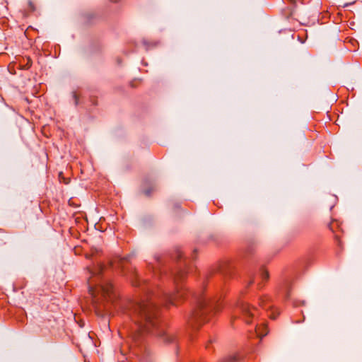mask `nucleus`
I'll list each match as a JSON object with an SVG mask.
<instances>
[{
	"label": "nucleus",
	"instance_id": "f257e3e1",
	"mask_svg": "<svg viewBox=\"0 0 362 362\" xmlns=\"http://www.w3.org/2000/svg\"><path fill=\"white\" fill-rule=\"evenodd\" d=\"M144 315L146 318V323L150 322L151 318L153 317L152 308L150 307H146V313H144Z\"/></svg>",
	"mask_w": 362,
	"mask_h": 362
},
{
	"label": "nucleus",
	"instance_id": "f03ea898",
	"mask_svg": "<svg viewBox=\"0 0 362 362\" xmlns=\"http://www.w3.org/2000/svg\"><path fill=\"white\" fill-rule=\"evenodd\" d=\"M254 310V308H250L248 305H245L243 308V312L245 315H248L249 316L253 315L252 311Z\"/></svg>",
	"mask_w": 362,
	"mask_h": 362
},
{
	"label": "nucleus",
	"instance_id": "7ed1b4c3",
	"mask_svg": "<svg viewBox=\"0 0 362 362\" xmlns=\"http://www.w3.org/2000/svg\"><path fill=\"white\" fill-rule=\"evenodd\" d=\"M264 276H265V278H268L269 277V273L267 272H264Z\"/></svg>",
	"mask_w": 362,
	"mask_h": 362
}]
</instances>
